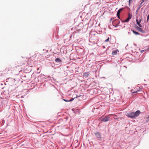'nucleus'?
<instances>
[{
    "label": "nucleus",
    "mask_w": 149,
    "mask_h": 149,
    "mask_svg": "<svg viewBox=\"0 0 149 149\" xmlns=\"http://www.w3.org/2000/svg\"><path fill=\"white\" fill-rule=\"evenodd\" d=\"M114 22H114V21H113V24H114Z\"/></svg>",
    "instance_id": "c85d7f7f"
},
{
    "label": "nucleus",
    "mask_w": 149,
    "mask_h": 149,
    "mask_svg": "<svg viewBox=\"0 0 149 149\" xmlns=\"http://www.w3.org/2000/svg\"><path fill=\"white\" fill-rule=\"evenodd\" d=\"M140 111L139 110H137L136 111L135 113H134V115L136 118L139 116L140 113Z\"/></svg>",
    "instance_id": "20e7f679"
},
{
    "label": "nucleus",
    "mask_w": 149,
    "mask_h": 149,
    "mask_svg": "<svg viewBox=\"0 0 149 149\" xmlns=\"http://www.w3.org/2000/svg\"><path fill=\"white\" fill-rule=\"evenodd\" d=\"M96 136L98 139L99 140H101V136L100 133L97 132L95 134Z\"/></svg>",
    "instance_id": "f03ea898"
},
{
    "label": "nucleus",
    "mask_w": 149,
    "mask_h": 149,
    "mask_svg": "<svg viewBox=\"0 0 149 149\" xmlns=\"http://www.w3.org/2000/svg\"><path fill=\"white\" fill-rule=\"evenodd\" d=\"M116 21H118V22H119V21L118 20H117Z\"/></svg>",
    "instance_id": "2f4dec72"
},
{
    "label": "nucleus",
    "mask_w": 149,
    "mask_h": 149,
    "mask_svg": "<svg viewBox=\"0 0 149 149\" xmlns=\"http://www.w3.org/2000/svg\"><path fill=\"white\" fill-rule=\"evenodd\" d=\"M120 14H118V13H117V17H118V18L119 19H120Z\"/></svg>",
    "instance_id": "a211bd4d"
},
{
    "label": "nucleus",
    "mask_w": 149,
    "mask_h": 149,
    "mask_svg": "<svg viewBox=\"0 0 149 149\" xmlns=\"http://www.w3.org/2000/svg\"><path fill=\"white\" fill-rule=\"evenodd\" d=\"M74 98H72L70 99L69 100V102H71V101H72V100H73L74 99Z\"/></svg>",
    "instance_id": "f3484780"
},
{
    "label": "nucleus",
    "mask_w": 149,
    "mask_h": 149,
    "mask_svg": "<svg viewBox=\"0 0 149 149\" xmlns=\"http://www.w3.org/2000/svg\"><path fill=\"white\" fill-rule=\"evenodd\" d=\"M55 61L57 63H60L61 61V60L58 58H56L55 60Z\"/></svg>",
    "instance_id": "0eeeda50"
},
{
    "label": "nucleus",
    "mask_w": 149,
    "mask_h": 149,
    "mask_svg": "<svg viewBox=\"0 0 149 149\" xmlns=\"http://www.w3.org/2000/svg\"><path fill=\"white\" fill-rule=\"evenodd\" d=\"M63 100L64 101L66 102H69V100H66V99H63Z\"/></svg>",
    "instance_id": "aec40b11"
},
{
    "label": "nucleus",
    "mask_w": 149,
    "mask_h": 149,
    "mask_svg": "<svg viewBox=\"0 0 149 149\" xmlns=\"http://www.w3.org/2000/svg\"><path fill=\"white\" fill-rule=\"evenodd\" d=\"M141 0L142 1L141 2L142 3H143L145 1V0Z\"/></svg>",
    "instance_id": "a878e982"
},
{
    "label": "nucleus",
    "mask_w": 149,
    "mask_h": 149,
    "mask_svg": "<svg viewBox=\"0 0 149 149\" xmlns=\"http://www.w3.org/2000/svg\"><path fill=\"white\" fill-rule=\"evenodd\" d=\"M133 0H129V3L130 5V3Z\"/></svg>",
    "instance_id": "412c9836"
},
{
    "label": "nucleus",
    "mask_w": 149,
    "mask_h": 149,
    "mask_svg": "<svg viewBox=\"0 0 149 149\" xmlns=\"http://www.w3.org/2000/svg\"><path fill=\"white\" fill-rule=\"evenodd\" d=\"M129 117L131 118H135V116L134 115V113L132 112L129 114L128 115Z\"/></svg>",
    "instance_id": "7ed1b4c3"
},
{
    "label": "nucleus",
    "mask_w": 149,
    "mask_h": 149,
    "mask_svg": "<svg viewBox=\"0 0 149 149\" xmlns=\"http://www.w3.org/2000/svg\"><path fill=\"white\" fill-rule=\"evenodd\" d=\"M143 3L142 2L140 4L139 6L138 7V10H139L140 8L143 5L142 4Z\"/></svg>",
    "instance_id": "9b49d317"
},
{
    "label": "nucleus",
    "mask_w": 149,
    "mask_h": 149,
    "mask_svg": "<svg viewBox=\"0 0 149 149\" xmlns=\"http://www.w3.org/2000/svg\"><path fill=\"white\" fill-rule=\"evenodd\" d=\"M81 96V95H76V97H75V98H78L79 97H80Z\"/></svg>",
    "instance_id": "4be33fe9"
},
{
    "label": "nucleus",
    "mask_w": 149,
    "mask_h": 149,
    "mask_svg": "<svg viewBox=\"0 0 149 149\" xmlns=\"http://www.w3.org/2000/svg\"><path fill=\"white\" fill-rule=\"evenodd\" d=\"M132 15H130V13L128 14V18L129 19H130L132 18Z\"/></svg>",
    "instance_id": "2eb2a0df"
},
{
    "label": "nucleus",
    "mask_w": 149,
    "mask_h": 149,
    "mask_svg": "<svg viewBox=\"0 0 149 149\" xmlns=\"http://www.w3.org/2000/svg\"><path fill=\"white\" fill-rule=\"evenodd\" d=\"M117 51H118L117 50H116L115 51H113L112 53V55H116L117 53Z\"/></svg>",
    "instance_id": "6e6552de"
},
{
    "label": "nucleus",
    "mask_w": 149,
    "mask_h": 149,
    "mask_svg": "<svg viewBox=\"0 0 149 149\" xmlns=\"http://www.w3.org/2000/svg\"><path fill=\"white\" fill-rule=\"evenodd\" d=\"M39 70V68H37V71H38Z\"/></svg>",
    "instance_id": "bb28decb"
},
{
    "label": "nucleus",
    "mask_w": 149,
    "mask_h": 149,
    "mask_svg": "<svg viewBox=\"0 0 149 149\" xmlns=\"http://www.w3.org/2000/svg\"><path fill=\"white\" fill-rule=\"evenodd\" d=\"M123 8H121L118 11L117 13H118V14H120V12L122 10H123Z\"/></svg>",
    "instance_id": "ddd939ff"
},
{
    "label": "nucleus",
    "mask_w": 149,
    "mask_h": 149,
    "mask_svg": "<svg viewBox=\"0 0 149 149\" xmlns=\"http://www.w3.org/2000/svg\"><path fill=\"white\" fill-rule=\"evenodd\" d=\"M132 31L133 33L135 34L136 35H139V33L136 31H134V30H132Z\"/></svg>",
    "instance_id": "f8f14e48"
},
{
    "label": "nucleus",
    "mask_w": 149,
    "mask_h": 149,
    "mask_svg": "<svg viewBox=\"0 0 149 149\" xmlns=\"http://www.w3.org/2000/svg\"><path fill=\"white\" fill-rule=\"evenodd\" d=\"M130 19H129L127 17V18L124 21V22H128L129 21V20Z\"/></svg>",
    "instance_id": "dca6fc26"
},
{
    "label": "nucleus",
    "mask_w": 149,
    "mask_h": 149,
    "mask_svg": "<svg viewBox=\"0 0 149 149\" xmlns=\"http://www.w3.org/2000/svg\"><path fill=\"white\" fill-rule=\"evenodd\" d=\"M136 21L137 24H140V23H141V20L140 19V20L139 21L138 19H136Z\"/></svg>",
    "instance_id": "4468645a"
},
{
    "label": "nucleus",
    "mask_w": 149,
    "mask_h": 149,
    "mask_svg": "<svg viewBox=\"0 0 149 149\" xmlns=\"http://www.w3.org/2000/svg\"><path fill=\"white\" fill-rule=\"evenodd\" d=\"M146 51V50H142L141 51V53H143V52H144L145 51Z\"/></svg>",
    "instance_id": "b1692460"
},
{
    "label": "nucleus",
    "mask_w": 149,
    "mask_h": 149,
    "mask_svg": "<svg viewBox=\"0 0 149 149\" xmlns=\"http://www.w3.org/2000/svg\"><path fill=\"white\" fill-rule=\"evenodd\" d=\"M147 118H148V120L146 121L147 122L148 120H149V116L147 117Z\"/></svg>",
    "instance_id": "5701e85b"
},
{
    "label": "nucleus",
    "mask_w": 149,
    "mask_h": 149,
    "mask_svg": "<svg viewBox=\"0 0 149 149\" xmlns=\"http://www.w3.org/2000/svg\"><path fill=\"white\" fill-rule=\"evenodd\" d=\"M139 10H138V9H137V10H136V12H138V11Z\"/></svg>",
    "instance_id": "c756f323"
},
{
    "label": "nucleus",
    "mask_w": 149,
    "mask_h": 149,
    "mask_svg": "<svg viewBox=\"0 0 149 149\" xmlns=\"http://www.w3.org/2000/svg\"><path fill=\"white\" fill-rule=\"evenodd\" d=\"M113 115H109L108 116H105L103 118L102 117L100 118V120L101 121L104 122H106L110 120V118L112 117Z\"/></svg>",
    "instance_id": "f257e3e1"
},
{
    "label": "nucleus",
    "mask_w": 149,
    "mask_h": 149,
    "mask_svg": "<svg viewBox=\"0 0 149 149\" xmlns=\"http://www.w3.org/2000/svg\"><path fill=\"white\" fill-rule=\"evenodd\" d=\"M133 91V90H132L131 92L132 93V94H134L135 93H137L138 91Z\"/></svg>",
    "instance_id": "1a4fd4ad"
},
{
    "label": "nucleus",
    "mask_w": 149,
    "mask_h": 149,
    "mask_svg": "<svg viewBox=\"0 0 149 149\" xmlns=\"http://www.w3.org/2000/svg\"><path fill=\"white\" fill-rule=\"evenodd\" d=\"M109 37L106 40H105V41L106 42H108L109 41Z\"/></svg>",
    "instance_id": "6ab92c4d"
},
{
    "label": "nucleus",
    "mask_w": 149,
    "mask_h": 149,
    "mask_svg": "<svg viewBox=\"0 0 149 149\" xmlns=\"http://www.w3.org/2000/svg\"><path fill=\"white\" fill-rule=\"evenodd\" d=\"M89 74V72H85L83 74V76L85 78H87L88 77Z\"/></svg>",
    "instance_id": "39448f33"
},
{
    "label": "nucleus",
    "mask_w": 149,
    "mask_h": 149,
    "mask_svg": "<svg viewBox=\"0 0 149 149\" xmlns=\"http://www.w3.org/2000/svg\"><path fill=\"white\" fill-rule=\"evenodd\" d=\"M112 20V18H111V20H110L111 21Z\"/></svg>",
    "instance_id": "7c9ffc66"
},
{
    "label": "nucleus",
    "mask_w": 149,
    "mask_h": 149,
    "mask_svg": "<svg viewBox=\"0 0 149 149\" xmlns=\"http://www.w3.org/2000/svg\"><path fill=\"white\" fill-rule=\"evenodd\" d=\"M136 28L139 31L141 32L142 33H144V31L141 28L139 27H138V26H137L136 27Z\"/></svg>",
    "instance_id": "423d86ee"
},
{
    "label": "nucleus",
    "mask_w": 149,
    "mask_h": 149,
    "mask_svg": "<svg viewBox=\"0 0 149 149\" xmlns=\"http://www.w3.org/2000/svg\"><path fill=\"white\" fill-rule=\"evenodd\" d=\"M113 26H115V27H117V26H117V25H113Z\"/></svg>",
    "instance_id": "cd10ccee"
},
{
    "label": "nucleus",
    "mask_w": 149,
    "mask_h": 149,
    "mask_svg": "<svg viewBox=\"0 0 149 149\" xmlns=\"http://www.w3.org/2000/svg\"><path fill=\"white\" fill-rule=\"evenodd\" d=\"M138 25L139 27H142L141 25L140 24H138Z\"/></svg>",
    "instance_id": "393cba45"
},
{
    "label": "nucleus",
    "mask_w": 149,
    "mask_h": 149,
    "mask_svg": "<svg viewBox=\"0 0 149 149\" xmlns=\"http://www.w3.org/2000/svg\"><path fill=\"white\" fill-rule=\"evenodd\" d=\"M111 115H113L112 116L113 117V118H114V119H115V120H116H116L118 119V118H117V116L116 115H114V114H111Z\"/></svg>",
    "instance_id": "9d476101"
}]
</instances>
